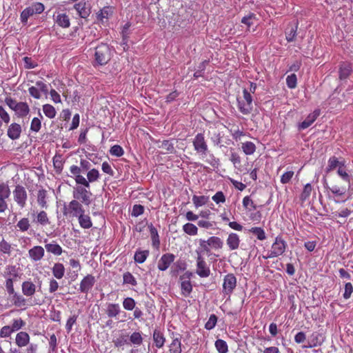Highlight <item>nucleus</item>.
Wrapping results in <instances>:
<instances>
[{
  "mask_svg": "<svg viewBox=\"0 0 353 353\" xmlns=\"http://www.w3.org/2000/svg\"><path fill=\"white\" fill-rule=\"evenodd\" d=\"M94 67L106 65L112 56V50L107 43H101L94 48Z\"/></svg>",
  "mask_w": 353,
  "mask_h": 353,
  "instance_id": "1",
  "label": "nucleus"
},
{
  "mask_svg": "<svg viewBox=\"0 0 353 353\" xmlns=\"http://www.w3.org/2000/svg\"><path fill=\"white\" fill-rule=\"evenodd\" d=\"M288 244L281 235H278L273 243L271 249L269 250L268 255L263 256L265 259L276 258L281 256L286 250Z\"/></svg>",
  "mask_w": 353,
  "mask_h": 353,
  "instance_id": "2",
  "label": "nucleus"
},
{
  "mask_svg": "<svg viewBox=\"0 0 353 353\" xmlns=\"http://www.w3.org/2000/svg\"><path fill=\"white\" fill-rule=\"evenodd\" d=\"M8 301L6 304L3 305L6 308H9L12 306L19 308L21 310H25L28 306H32L34 304H28V300L26 299L23 295L17 292L13 294H10Z\"/></svg>",
  "mask_w": 353,
  "mask_h": 353,
  "instance_id": "3",
  "label": "nucleus"
},
{
  "mask_svg": "<svg viewBox=\"0 0 353 353\" xmlns=\"http://www.w3.org/2000/svg\"><path fill=\"white\" fill-rule=\"evenodd\" d=\"M349 186L350 185H346L343 181H336L331 187H328V189L337 198L336 202H345L349 198Z\"/></svg>",
  "mask_w": 353,
  "mask_h": 353,
  "instance_id": "4",
  "label": "nucleus"
},
{
  "mask_svg": "<svg viewBox=\"0 0 353 353\" xmlns=\"http://www.w3.org/2000/svg\"><path fill=\"white\" fill-rule=\"evenodd\" d=\"M252 97L246 89L243 90V97L238 98V109L245 115L249 114L253 109Z\"/></svg>",
  "mask_w": 353,
  "mask_h": 353,
  "instance_id": "5",
  "label": "nucleus"
},
{
  "mask_svg": "<svg viewBox=\"0 0 353 353\" xmlns=\"http://www.w3.org/2000/svg\"><path fill=\"white\" fill-rule=\"evenodd\" d=\"M45 10L44 5L41 2H34L29 7L26 8L20 14V20L23 24H26L28 18L34 14L42 13Z\"/></svg>",
  "mask_w": 353,
  "mask_h": 353,
  "instance_id": "6",
  "label": "nucleus"
},
{
  "mask_svg": "<svg viewBox=\"0 0 353 353\" xmlns=\"http://www.w3.org/2000/svg\"><path fill=\"white\" fill-rule=\"evenodd\" d=\"M92 194L90 189L81 185H77L73 190V197L74 200L81 201L86 205L90 204Z\"/></svg>",
  "mask_w": 353,
  "mask_h": 353,
  "instance_id": "7",
  "label": "nucleus"
},
{
  "mask_svg": "<svg viewBox=\"0 0 353 353\" xmlns=\"http://www.w3.org/2000/svg\"><path fill=\"white\" fill-rule=\"evenodd\" d=\"M13 199L17 205L23 209L26 206L28 198V192L25 187L21 185H17L12 192Z\"/></svg>",
  "mask_w": 353,
  "mask_h": 353,
  "instance_id": "8",
  "label": "nucleus"
},
{
  "mask_svg": "<svg viewBox=\"0 0 353 353\" xmlns=\"http://www.w3.org/2000/svg\"><path fill=\"white\" fill-rule=\"evenodd\" d=\"M192 144L194 146V150L196 152V153L202 156H206L209 150L207 141L205 140L203 133H198L196 134L193 139Z\"/></svg>",
  "mask_w": 353,
  "mask_h": 353,
  "instance_id": "9",
  "label": "nucleus"
},
{
  "mask_svg": "<svg viewBox=\"0 0 353 353\" xmlns=\"http://www.w3.org/2000/svg\"><path fill=\"white\" fill-rule=\"evenodd\" d=\"M236 278L232 273L227 274L223 278L222 292L225 295L230 296L236 287Z\"/></svg>",
  "mask_w": 353,
  "mask_h": 353,
  "instance_id": "10",
  "label": "nucleus"
},
{
  "mask_svg": "<svg viewBox=\"0 0 353 353\" xmlns=\"http://www.w3.org/2000/svg\"><path fill=\"white\" fill-rule=\"evenodd\" d=\"M85 213V210L81 203L77 200H72L68 207L65 209L63 214L65 215L69 214L73 217H79L81 214Z\"/></svg>",
  "mask_w": 353,
  "mask_h": 353,
  "instance_id": "11",
  "label": "nucleus"
},
{
  "mask_svg": "<svg viewBox=\"0 0 353 353\" xmlns=\"http://www.w3.org/2000/svg\"><path fill=\"white\" fill-rule=\"evenodd\" d=\"M210 267L204 258L198 253L196 273L201 278H206L210 275Z\"/></svg>",
  "mask_w": 353,
  "mask_h": 353,
  "instance_id": "12",
  "label": "nucleus"
},
{
  "mask_svg": "<svg viewBox=\"0 0 353 353\" xmlns=\"http://www.w3.org/2000/svg\"><path fill=\"white\" fill-rule=\"evenodd\" d=\"M9 270V276L6 278L5 281V287L8 294L16 292L14 288V282L17 281V278L19 276L15 266H10Z\"/></svg>",
  "mask_w": 353,
  "mask_h": 353,
  "instance_id": "13",
  "label": "nucleus"
},
{
  "mask_svg": "<svg viewBox=\"0 0 353 353\" xmlns=\"http://www.w3.org/2000/svg\"><path fill=\"white\" fill-rule=\"evenodd\" d=\"M171 342L169 344L170 353H181V335L179 333L172 332L170 334Z\"/></svg>",
  "mask_w": 353,
  "mask_h": 353,
  "instance_id": "14",
  "label": "nucleus"
},
{
  "mask_svg": "<svg viewBox=\"0 0 353 353\" xmlns=\"http://www.w3.org/2000/svg\"><path fill=\"white\" fill-rule=\"evenodd\" d=\"M175 256L172 253H165L158 261L157 268L160 271H165L174 262Z\"/></svg>",
  "mask_w": 353,
  "mask_h": 353,
  "instance_id": "15",
  "label": "nucleus"
},
{
  "mask_svg": "<svg viewBox=\"0 0 353 353\" xmlns=\"http://www.w3.org/2000/svg\"><path fill=\"white\" fill-rule=\"evenodd\" d=\"M100 178V173L98 170L92 168L88 171L87 179L83 176V180L81 179V185L87 187L88 189L90 188V183L95 182Z\"/></svg>",
  "mask_w": 353,
  "mask_h": 353,
  "instance_id": "16",
  "label": "nucleus"
},
{
  "mask_svg": "<svg viewBox=\"0 0 353 353\" xmlns=\"http://www.w3.org/2000/svg\"><path fill=\"white\" fill-rule=\"evenodd\" d=\"M95 278L91 274L85 276L81 281L79 290L83 293H88L94 286Z\"/></svg>",
  "mask_w": 353,
  "mask_h": 353,
  "instance_id": "17",
  "label": "nucleus"
},
{
  "mask_svg": "<svg viewBox=\"0 0 353 353\" xmlns=\"http://www.w3.org/2000/svg\"><path fill=\"white\" fill-rule=\"evenodd\" d=\"M30 259L33 261H41L45 255V250L41 245H35L28 250Z\"/></svg>",
  "mask_w": 353,
  "mask_h": 353,
  "instance_id": "18",
  "label": "nucleus"
},
{
  "mask_svg": "<svg viewBox=\"0 0 353 353\" xmlns=\"http://www.w3.org/2000/svg\"><path fill=\"white\" fill-rule=\"evenodd\" d=\"M54 23L62 28H68L70 26V19L66 13L58 12L54 15Z\"/></svg>",
  "mask_w": 353,
  "mask_h": 353,
  "instance_id": "19",
  "label": "nucleus"
},
{
  "mask_svg": "<svg viewBox=\"0 0 353 353\" xmlns=\"http://www.w3.org/2000/svg\"><path fill=\"white\" fill-rule=\"evenodd\" d=\"M36 290V285L30 279L23 281L21 284L22 294L27 297H32L35 294Z\"/></svg>",
  "mask_w": 353,
  "mask_h": 353,
  "instance_id": "20",
  "label": "nucleus"
},
{
  "mask_svg": "<svg viewBox=\"0 0 353 353\" xmlns=\"http://www.w3.org/2000/svg\"><path fill=\"white\" fill-rule=\"evenodd\" d=\"M321 111L319 109L315 110L312 113L310 114L306 119L299 123V130H305L309 128L320 115Z\"/></svg>",
  "mask_w": 353,
  "mask_h": 353,
  "instance_id": "21",
  "label": "nucleus"
},
{
  "mask_svg": "<svg viewBox=\"0 0 353 353\" xmlns=\"http://www.w3.org/2000/svg\"><path fill=\"white\" fill-rule=\"evenodd\" d=\"M240 241L239 236L236 233L231 232L226 239V244L230 250H236L239 248Z\"/></svg>",
  "mask_w": 353,
  "mask_h": 353,
  "instance_id": "22",
  "label": "nucleus"
},
{
  "mask_svg": "<svg viewBox=\"0 0 353 353\" xmlns=\"http://www.w3.org/2000/svg\"><path fill=\"white\" fill-rule=\"evenodd\" d=\"M21 133V127L17 123H11L8 128L7 134L12 140H16L20 137Z\"/></svg>",
  "mask_w": 353,
  "mask_h": 353,
  "instance_id": "23",
  "label": "nucleus"
},
{
  "mask_svg": "<svg viewBox=\"0 0 353 353\" xmlns=\"http://www.w3.org/2000/svg\"><path fill=\"white\" fill-rule=\"evenodd\" d=\"M323 340L321 339V334L315 332H313L307 341V345H303V348H312L319 346L322 344Z\"/></svg>",
  "mask_w": 353,
  "mask_h": 353,
  "instance_id": "24",
  "label": "nucleus"
},
{
  "mask_svg": "<svg viewBox=\"0 0 353 353\" xmlns=\"http://www.w3.org/2000/svg\"><path fill=\"white\" fill-rule=\"evenodd\" d=\"M30 337L26 332H19L15 337V343L19 347H23L30 343Z\"/></svg>",
  "mask_w": 353,
  "mask_h": 353,
  "instance_id": "25",
  "label": "nucleus"
},
{
  "mask_svg": "<svg viewBox=\"0 0 353 353\" xmlns=\"http://www.w3.org/2000/svg\"><path fill=\"white\" fill-rule=\"evenodd\" d=\"M45 249L47 252L54 254V256H60L63 250L61 246L55 241L45 244Z\"/></svg>",
  "mask_w": 353,
  "mask_h": 353,
  "instance_id": "26",
  "label": "nucleus"
},
{
  "mask_svg": "<svg viewBox=\"0 0 353 353\" xmlns=\"http://www.w3.org/2000/svg\"><path fill=\"white\" fill-rule=\"evenodd\" d=\"M30 107L26 102H19L14 112L17 117L23 118L30 112Z\"/></svg>",
  "mask_w": 353,
  "mask_h": 353,
  "instance_id": "27",
  "label": "nucleus"
},
{
  "mask_svg": "<svg viewBox=\"0 0 353 353\" xmlns=\"http://www.w3.org/2000/svg\"><path fill=\"white\" fill-rule=\"evenodd\" d=\"M74 8L81 18L86 19L90 14V9L85 1H80L74 4Z\"/></svg>",
  "mask_w": 353,
  "mask_h": 353,
  "instance_id": "28",
  "label": "nucleus"
},
{
  "mask_svg": "<svg viewBox=\"0 0 353 353\" xmlns=\"http://www.w3.org/2000/svg\"><path fill=\"white\" fill-rule=\"evenodd\" d=\"M48 192L43 188H41L37 192V201L39 206L41 208H48Z\"/></svg>",
  "mask_w": 353,
  "mask_h": 353,
  "instance_id": "29",
  "label": "nucleus"
},
{
  "mask_svg": "<svg viewBox=\"0 0 353 353\" xmlns=\"http://www.w3.org/2000/svg\"><path fill=\"white\" fill-rule=\"evenodd\" d=\"M152 338L154 345L157 348H161L163 347L165 342V338L160 330L157 329L154 330L153 332Z\"/></svg>",
  "mask_w": 353,
  "mask_h": 353,
  "instance_id": "30",
  "label": "nucleus"
},
{
  "mask_svg": "<svg viewBox=\"0 0 353 353\" xmlns=\"http://www.w3.org/2000/svg\"><path fill=\"white\" fill-rule=\"evenodd\" d=\"M148 228L150 233V237L152 240V245L154 248L159 249L160 245L159 236L157 228L150 223L148 225Z\"/></svg>",
  "mask_w": 353,
  "mask_h": 353,
  "instance_id": "31",
  "label": "nucleus"
},
{
  "mask_svg": "<svg viewBox=\"0 0 353 353\" xmlns=\"http://www.w3.org/2000/svg\"><path fill=\"white\" fill-rule=\"evenodd\" d=\"M70 172L72 176L74 179L77 185H81V179L83 180V176L81 174L83 170L80 169V166L76 165H71L70 167Z\"/></svg>",
  "mask_w": 353,
  "mask_h": 353,
  "instance_id": "32",
  "label": "nucleus"
},
{
  "mask_svg": "<svg viewBox=\"0 0 353 353\" xmlns=\"http://www.w3.org/2000/svg\"><path fill=\"white\" fill-rule=\"evenodd\" d=\"M53 166L57 174H60L63 169L64 161L61 154H56L52 159Z\"/></svg>",
  "mask_w": 353,
  "mask_h": 353,
  "instance_id": "33",
  "label": "nucleus"
},
{
  "mask_svg": "<svg viewBox=\"0 0 353 353\" xmlns=\"http://www.w3.org/2000/svg\"><path fill=\"white\" fill-rule=\"evenodd\" d=\"M52 272L54 278L61 279L65 274L64 265L61 263H56L52 268Z\"/></svg>",
  "mask_w": 353,
  "mask_h": 353,
  "instance_id": "34",
  "label": "nucleus"
},
{
  "mask_svg": "<svg viewBox=\"0 0 353 353\" xmlns=\"http://www.w3.org/2000/svg\"><path fill=\"white\" fill-rule=\"evenodd\" d=\"M121 312L119 305L118 303H108L105 310V313L110 318L116 317Z\"/></svg>",
  "mask_w": 353,
  "mask_h": 353,
  "instance_id": "35",
  "label": "nucleus"
},
{
  "mask_svg": "<svg viewBox=\"0 0 353 353\" xmlns=\"http://www.w3.org/2000/svg\"><path fill=\"white\" fill-rule=\"evenodd\" d=\"M114 12V8L111 6H105L97 14V18L103 23L104 19H108Z\"/></svg>",
  "mask_w": 353,
  "mask_h": 353,
  "instance_id": "36",
  "label": "nucleus"
},
{
  "mask_svg": "<svg viewBox=\"0 0 353 353\" xmlns=\"http://www.w3.org/2000/svg\"><path fill=\"white\" fill-rule=\"evenodd\" d=\"M337 174L341 177L343 181L346 183V185H350V176L347 171L345 162H341V165L338 168Z\"/></svg>",
  "mask_w": 353,
  "mask_h": 353,
  "instance_id": "37",
  "label": "nucleus"
},
{
  "mask_svg": "<svg viewBox=\"0 0 353 353\" xmlns=\"http://www.w3.org/2000/svg\"><path fill=\"white\" fill-rule=\"evenodd\" d=\"M241 150L245 155H252L256 150V145L252 141H245L241 143Z\"/></svg>",
  "mask_w": 353,
  "mask_h": 353,
  "instance_id": "38",
  "label": "nucleus"
},
{
  "mask_svg": "<svg viewBox=\"0 0 353 353\" xmlns=\"http://www.w3.org/2000/svg\"><path fill=\"white\" fill-rule=\"evenodd\" d=\"M206 241L207 244L209 245L210 248L214 250L221 249L223 246V241L218 236H210Z\"/></svg>",
  "mask_w": 353,
  "mask_h": 353,
  "instance_id": "39",
  "label": "nucleus"
},
{
  "mask_svg": "<svg viewBox=\"0 0 353 353\" xmlns=\"http://www.w3.org/2000/svg\"><path fill=\"white\" fill-rule=\"evenodd\" d=\"M39 115L40 118L34 117L31 121L30 130L32 132L37 133L41 128V119H43V116L40 112H39Z\"/></svg>",
  "mask_w": 353,
  "mask_h": 353,
  "instance_id": "40",
  "label": "nucleus"
},
{
  "mask_svg": "<svg viewBox=\"0 0 353 353\" xmlns=\"http://www.w3.org/2000/svg\"><path fill=\"white\" fill-rule=\"evenodd\" d=\"M352 72V67L349 63H343L339 68V79H346Z\"/></svg>",
  "mask_w": 353,
  "mask_h": 353,
  "instance_id": "41",
  "label": "nucleus"
},
{
  "mask_svg": "<svg viewBox=\"0 0 353 353\" xmlns=\"http://www.w3.org/2000/svg\"><path fill=\"white\" fill-rule=\"evenodd\" d=\"M78 219L79 225L82 228L89 229L92 226L91 218L88 214L83 213L78 217Z\"/></svg>",
  "mask_w": 353,
  "mask_h": 353,
  "instance_id": "42",
  "label": "nucleus"
},
{
  "mask_svg": "<svg viewBox=\"0 0 353 353\" xmlns=\"http://www.w3.org/2000/svg\"><path fill=\"white\" fill-rule=\"evenodd\" d=\"M341 162L344 161H339L338 158L335 156L331 157L327 161V166L326 168V172H329L332 170H335L336 168H339L341 165Z\"/></svg>",
  "mask_w": 353,
  "mask_h": 353,
  "instance_id": "43",
  "label": "nucleus"
},
{
  "mask_svg": "<svg viewBox=\"0 0 353 353\" xmlns=\"http://www.w3.org/2000/svg\"><path fill=\"white\" fill-rule=\"evenodd\" d=\"M230 161L232 163L235 168H236L240 172H243V170L241 169V158L237 152H231Z\"/></svg>",
  "mask_w": 353,
  "mask_h": 353,
  "instance_id": "44",
  "label": "nucleus"
},
{
  "mask_svg": "<svg viewBox=\"0 0 353 353\" xmlns=\"http://www.w3.org/2000/svg\"><path fill=\"white\" fill-rule=\"evenodd\" d=\"M182 229L185 234L190 236L197 235L199 231L197 226L192 223H187L184 224L182 227Z\"/></svg>",
  "mask_w": 353,
  "mask_h": 353,
  "instance_id": "45",
  "label": "nucleus"
},
{
  "mask_svg": "<svg viewBox=\"0 0 353 353\" xmlns=\"http://www.w3.org/2000/svg\"><path fill=\"white\" fill-rule=\"evenodd\" d=\"M36 222L43 226L50 224V220L46 212L41 210L37 214Z\"/></svg>",
  "mask_w": 353,
  "mask_h": 353,
  "instance_id": "46",
  "label": "nucleus"
},
{
  "mask_svg": "<svg viewBox=\"0 0 353 353\" xmlns=\"http://www.w3.org/2000/svg\"><path fill=\"white\" fill-rule=\"evenodd\" d=\"M313 190L312 186L310 183H307L304 185L302 192L300 195V200L303 203L309 199L311 193Z\"/></svg>",
  "mask_w": 353,
  "mask_h": 353,
  "instance_id": "47",
  "label": "nucleus"
},
{
  "mask_svg": "<svg viewBox=\"0 0 353 353\" xmlns=\"http://www.w3.org/2000/svg\"><path fill=\"white\" fill-rule=\"evenodd\" d=\"M43 112L46 117L49 119H54L56 117V110L55 108L51 104H44L42 107Z\"/></svg>",
  "mask_w": 353,
  "mask_h": 353,
  "instance_id": "48",
  "label": "nucleus"
},
{
  "mask_svg": "<svg viewBox=\"0 0 353 353\" xmlns=\"http://www.w3.org/2000/svg\"><path fill=\"white\" fill-rule=\"evenodd\" d=\"M181 294L187 297L192 291V285L190 280L183 281L181 283Z\"/></svg>",
  "mask_w": 353,
  "mask_h": 353,
  "instance_id": "49",
  "label": "nucleus"
},
{
  "mask_svg": "<svg viewBox=\"0 0 353 353\" xmlns=\"http://www.w3.org/2000/svg\"><path fill=\"white\" fill-rule=\"evenodd\" d=\"M148 256V250H137L134 254V259L136 263L141 264L145 262Z\"/></svg>",
  "mask_w": 353,
  "mask_h": 353,
  "instance_id": "50",
  "label": "nucleus"
},
{
  "mask_svg": "<svg viewBox=\"0 0 353 353\" xmlns=\"http://www.w3.org/2000/svg\"><path fill=\"white\" fill-rule=\"evenodd\" d=\"M208 201H209V197L208 196L194 195L192 196V202H193L195 208H196L205 205L208 202Z\"/></svg>",
  "mask_w": 353,
  "mask_h": 353,
  "instance_id": "51",
  "label": "nucleus"
},
{
  "mask_svg": "<svg viewBox=\"0 0 353 353\" xmlns=\"http://www.w3.org/2000/svg\"><path fill=\"white\" fill-rule=\"evenodd\" d=\"M249 232L254 234L257 239L263 241L266 239L265 230L260 227H252L249 230Z\"/></svg>",
  "mask_w": 353,
  "mask_h": 353,
  "instance_id": "52",
  "label": "nucleus"
},
{
  "mask_svg": "<svg viewBox=\"0 0 353 353\" xmlns=\"http://www.w3.org/2000/svg\"><path fill=\"white\" fill-rule=\"evenodd\" d=\"M159 148L164 150L165 151V153L168 154H172L176 152L174 143L170 140H164L161 143V145L159 146Z\"/></svg>",
  "mask_w": 353,
  "mask_h": 353,
  "instance_id": "53",
  "label": "nucleus"
},
{
  "mask_svg": "<svg viewBox=\"0 0 353 353\" xmlns=\"http://www.w3.org/2000/svg\"><path fill=\"white\" fill-rule=\"evenodd\" d=\"M30 227V221L28 218H22L21 219L17 224V228L19 229V231L22 232H25L29 230Z\"/></svg>",
  "mask_w": 353,
  "mask_h": 353,
  "instance_id": "54",
  "label": "nucleus"
},
{
  "mask_svg": "<svg viewBox=\"0 0 353 353\" xmlns=\"http://www.w3.org/2000/svg\"><path fill=\"white\" fill-rule=\"evenodd\" d=\"M214 345L219 353H227L228 352V344L223 339H217Z\"/></svg>",
  "mask_w": 353,
  "mask_h": 353,
  "instance_id": "55",
  "label": "nucleus"
},
{
  "mask_svg": "<svg viewBox=\"0 0 353 353\" xmlns=\"http://www.w3.org/2000/svg\"><path fill=\"white\" fill-rule=\"evenodd\" d=\"M25 325L26 322L21 318H18L12 320V325H10V327L12 329V332H14L21 330Z\"/></svg>",
  "mask_w": 353,
  "mask_h": 353,
  "instance_id": "56",
  "label": "nucleus"
},
{
  "mask_svg": "<svg viewBox=\"0 0 353 353\" xmlns=\"http://www.w3.org/2000/svg\"><path fill=\"white\" fill-rule=\"evenodd\" d=\"M123 281L124 284H130L132 286H136L137 285V281L135 277L129 272L123 274Z\"/></svg>",
  "mask_w": 353,
  "mask_h": 353,
  "instance_id": "57",
  "label": "nucleus"
},
{
  "mask_svg": "<svg viewBox=\"0 0 353 353\" xmlns=\"http://www.w3.org/2000/svg\"><path fill=\"white\" fill-rule=\"evenodd\" d=\"M136 302L134 299L131 297L125 298L123 301V307L126 310H133L135 307Z\"/></svg>",
  "mask_w": 353,
  "mask_h": 353,
  "instance_id": "58",
  "label": "nucleus"
},
{
  "mask_svg": "<svg viewBox=\"0 0 353 353\" xmlns=\"http://www.w3.org/2000/svg\"><path fill=\"white\" fill-rule=\"evenodd\" d=\"M130 342L137 345H140L143 343V337L139 332H134L130 336Z\"/></svg>",
  "mask_w": 353,
  "mask_h": 353,
  "instance_id": "59",
  "label": "nucleus"
},
{
  "mask_svg": "<svg viewBox=\"0 0 353 353\" xmlns=\"http://www.w3.org/2000/svg\"><path fill=\"white\" fill-rule=\"evenodd\" d=\"M10 195L9 186L5 183H0V198L8 199Z\"/></svg>",
  "mask_w": 353,
  "mask_h": 353,
  "instance_id": "60",
  "label": "nucleus"
},
{
  "mask_svg": "<svg viewBox=\"0 0 353 353\" xmlns=\"http://www.w3.org/2000/svg\"><path fill=\"white\" fill-rule=\"evenodd\" d=\"M210 248V246L207 244L206 240H199V249L201 252L205 253L208 256H210L212 254Z\"/></svg>",
  "mask_w": 353,
  "mask_h": 353,
  "instance_id": "61",
  "label": "nucleus"
},
{
  "mask_svg": "<svg viewBox=\"0 0 353 353\" xmlns=\"http://www.w3.org/2000/svg\"><path fill=\"white\" fill-rule=\"evenodd\" d=\"M110 154L112 156L120 157L123 155L124 151L123 148L119 145H114L110 148Z\"/></svg>",
  "mask_w": 353,
  "mask_h": 353,
  "instance_id": "62",
  "label": "nucleus"
},
{
  "mask_svg": "<svg viewBox=\"0 0 353 353\" xmlns=\"http://www.w3.org/2000/svg\"><path fill=\"white\" fill-rule=\"evenodd\" d=\"M217 319L218 318L214 314H211L205 324V328L208 330H212L216 326Z\"/></svg>",
  "mask_w": 353,
  "mask_h": 353,
  "instance_id": "63",
  "label": "nucleus"
},
{
  "mask_svg": "<svg viewBox=\"0 0 353 353\" xmlns=\"http://www.w3.org/2000/svg\"><path fill=\"white\" fill-rule=\"evenodd\" d=\"M11 245L7 242L5 239H2L0 241V252L10 255L11 253Z\"/></svg>",
  "mask_w": 353,
  "mask_h": 353,
  "instance_id": "64",
  "label": "nucleus"
}]
</instances>
